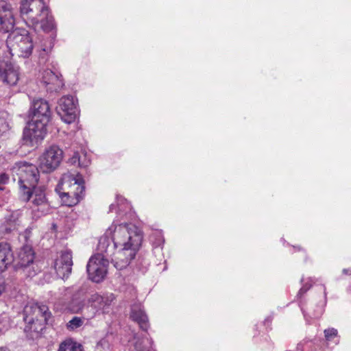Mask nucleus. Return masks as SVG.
Here are the masks:
<instances>
[{
  "mask_svg": "<svg viewBox=\"0 0 351 351\" xmlns=\"http://www.w3.org/2000/svg\"><path fill=\"white\" fill-rule=\"evenodd\" d=\"M4 189H5L4 187L0 186V191H3V190H4Z\"/></svg>",
  "mask_w": 351,
  "mask_h": 351,
  "instance_id": "43",
  "label": "nucleus"
},
{
  "mask_svg": "<svg viewBox=\"0 0 351 351\" xmlns=\"http://www.w3.org/2000/svg\"><path fill=\"white\" fill-rule=\"evenodd\" d=\"M64 192L59 191V185L56 189L62 202L71 207L77 204L84 195V182L81 176L64 178L62 181Z\"/></svg>",
  "mask_w": 351,
  "mask_h": 351,
  "instance_id": "6",
  "label": "nucleus"
},
{
  "mask_svg": "<svg viewBox=\"0 0 351 351\" xmlns=\"http://www.w3.org/2000/svg\"><path fill=\"white\" fill-rule=\"evenodd\" d=\"M5 291V286L3 283H0V295L2 294V293Z\"/></svg>",
  "mask_w": 351,
  "mask_h": 351,
  "instance_id": "38",
  "label": "nucleus"
},
{
  "mask_svg": "<svg viewBox=\"0 0 351 351\" xmlns=\"http://www.w3.org/2000/svg\"><path fill=\"white\" fill-rule=\"evenodd\" d=\"M63 158V151L56 145L45 149L40 156V168L44 173H51L56 170Z\"/></svg>",
  "mask_w": 351,
  "mask_h": 351,
  "instance_id": "9",
  "label": "nucleus"
},
{
  "mask_svg": "<svg viewBox=\"0 0 351 351\" xmlns=\"http://www.w3.org/2000/svg\"><path fill=\"white\" fill-rule=\"evenodd\" d=\"M303 347H304L303 343H302V342L299 343L297 345L296 351H303Z\"/></svg>",
  "mask_w": 351,
  "mask_h": 351,
  "instance_id": "35",
  "label": "nucleus"
},
{
  "mask_svg": "<svg viewBox=\"0 0 351 351\" xmlns=\"http://www.w3.org/2000/svg\"><path fill=\"white\" fill-rule=\"evenodd\" d=\"M20 16L28 26L36 27L40 24L45 32H50L56 28L54 19L44 0H22Z\"/></svg>",
  "mask_w": 351,
  "mask_h": 351,
  "instance_id": "4",
  "label": "nucleus"
},
{
  "mask_svg": "<svg viewBox=\"0 0 351 351\" xmlns=\"http://www.w3.org/2000/svg\"><path fill=\"white\" fill-rule=\"evenodd\" d=\"M29 121L23 130V141L34 145L41 142L47 134L52 111L49 102L42 98H34L29 110Z\"/></svg>",
  "mask_w": 351,
  "mask_h": 351,
  "instance_id": "3",
  "label": "nucleus"
},
{
  "mask_svg": "<svg viewBox=\"0 0 351 351\" xmlns=\"http://www.w3.org/2000/svg\"><path fill=\"white\" fill-rule=\"evenodd\" d=\"M116 200L117 204H110L109 212H112L115 210L117 213V217L121 219L134 220L136 217L135 213L128 200L121 195H117Z\"/></svg>",
  "mask_w": 351,
  "mask_h": 351,
  "instance_id": "14",
  "label": "nucleus"
},
{
  "mask_svg": "<svg viewBox=\"0 0 351 351\" xmlns=\"http://www.w3.org/2000/svg\"><path fill=\"white\" fill-rule=\"evenodd\" d=\"M337 330L333 328L324 330V336L327 341H332L337 337Z\"/></svg>",
  "mask_w": 351,
  "mask_h": 351,
  "instance_id": "31",
  "label": "nucleus"
},
{
  "mask_svg": "<svg viewBox=\"0 0 351 351\" xmlns=\"http://www.w3.org/2000/svg\"><path fill=\"white\" fill-rule=\"evenodd\" d=\"M18 218L13 213L8 214L4 218V221L0 226V232L3 235L12 233L17 230Z\"/></svg>",
  "mask_w": 351,
  "mask_h": 351,
  "instance_id": "20",
  "label": "nucleus"
},
{
  "mask_svg": "<svg viewBox=\"0 0 351 351\" xmlns=\"http://www.w3.org/2000/svg\"><path fill=\"white\" fill-rule=\"evenodd\" d=\"M73 260L70 250L62 252L54 261V269L58 276L62 279L69 277L72 271Z\"/></svg>",
  "mask_w": 351,
  "mask_h": 351,
  "instance_id": "12",
  "label": "nucleus"
},
{
  "mask_svg": "<svg viewBox=\"0 0 351 351\" xmlns=\"http://www.w3.org/2000/svg\"><path fill=\"white\" fill-rule=\"evenodd\" d=\"M35 311H37V315H40L41 317L43 318L44 322L47 324L49 318L51 316V313L49 310L47 306L42 304L34 308Z\"/></svg>",
  "mask_w": 351,
  "mask_h": 351,
  "instance_id": "27",
  "label": "nucleus"
},
{
  "mask_svg": "<svg viewBox=\"0 0 351 351\" xmlns=\"http://www.w3.org/2000/svg\"><path fill=\"white\" fill-rule=\"evenodd\" d=\"M77 105V99L72 95H65L59 99L56 110L64 122L71 123L75 121L78 113Z\"/></svg>",
  "mask_w": 351,
  "mask_h": 351,
  "instance_id": "10",
  "label": "nucleus"
},
{
  "mask_svg": "<svg viewBox=\"0 0 351 351\" xmlns=\"http://www.w3.org/2000/svg\"><path fill=\"white\" fill-rule=\"evenodd\" d=\"M114 258L112 255L97 250V253L92 256L86 265L88 278L94 282H101L105 278L110 260Z\"/></svg>",
  "mask_w": 351,
  "mask_h": 351,
  "instance_id": "7",
  "label": "nucleus"
},
{
  "mask_svg": "<svg viewBox=\"0 0 351 351\" xmlns=\"http://www.w3.org/2000/svg\"><path fill=\"white\" fill-rule=\"evenodd\" d=\"M114 299V296L112 293L100 295L95 293L90 296L88 302L96 312L101 311L104 313L109 308Z\"/></svg>",
  "mask_w": 351,
  "mask_h": 351,
  "instance_id": "16",
  "label": "nucleus"
},
{
  "mask_svg": "<svg viewBox=\"0 0 351 351\" xmlns=\"http://www.w3.org/2000/svg\"><path fill=\"white\" fill-rule=\"evenodd\" d=\"M58 351H84L82 346L75 341L73 339L69 338L62 341Z\"/></svg>",
  "mask_w": 351,
  "mask_h": 351,
  "instance_id": "23",
  "label": "nucleus"
},
{
  "mask_svg": "<svg viewBox=\"0 0 351 351\" xmlns=\"http://www.w3.org/2000/svg\"><path fill=\"white\" fill-rule=\"evenodd\" d=\"M13 261L14 256L10 244L0 243V273L4 271Z\"/></svg>",
  "mask_w": 351,
  "mask_h": 351,
  "instance_id": "19",
  "label": "nucleus"
},
{
  "mask_svg": "<svg viewBox=\"0 0 351 351\" xmlns=\"http://www.w3.org/2000/svg\"><path fill=\"white\" fill-rule=\"evenodd\" d=\"M43 52H46L47 51H49V49H46L45 48H43Z\"/></svg>",
  "mask_w": 351,
  "mask_h": 351,
  "instance_id": "41",
  "label": "nucleus"
},
{
  "mask_svg": "<svg viewBox=\"0 0 351 351\" xmlns=\"http://www.w3.org/2000/svg\"><path fill=\"white\" fill-rule=\"evenodd\" d=\"M9 113L5 110L0 111V136L6 135L10 130Z\"/></svg>",
  "mask_w": 351,
  "mask_h": 351,
  "instance_id": "22",
  "label": "nucleus"
},
{
  "mask_svg": "<svg viewBox=\"0 0 351 351\" xmlns=\"http://www.w3.org/2000/svg\"><path fill=\"white\" fill-rule=\"evenodd\" d=\"M10 178L8 173H2L0 174V184H6L9 182Z\"/></svg>",
  "mask_w": 351,
  "mask_h": 351,
  "instance_id": "32",
  "label": "nucleus"
},
{
  "mask_svg": "<svg viewBox=\"0 0 351 351\" xmlns=\"http://www.w3.org/2000/svg\"><path fill=\"white\" fill-rule=\"evenodd\" d=\"M0 351H10V350L5 347H1Z\"/></svg>",
  "mask_w": 351,
  "mask_h": 351,
  "instance_id": "39",
  "label": "nucleus"
},
{
  "mask_svg": "<svg viewBox=\"0 0 351 351\" xmlns=\"http://www.w3.org/2000/svg\"><path fill=\"white\" fill-rule=\"evenodd\" d=\"M273 317L271 316L267 317L264 320L265 325H269L271 323Z\"/></svg>",
  "mask_w": 351,
  "mask_h": 351,
  "instance_id": "34",
  "label": "nucleus"
},
{
  "mask_svg": "<svg viewBox=\"0 0 351 351\" xmlns=\"http://www.w3.org/2000/svg\"><path fill=\"white\" fill-rule=\"evenodd\" d=\"M112 335H107L102 339H101L97 343V348H101L104 350L106 349H110V339H111Z\"/></svg>",
  "mask_w": 351,
  "mask_h": 351,
  "instance_id": "30",
  "label": "nucleus"
},
{
  "mask_svg": "<svg viewBox=\"0 0 351 351\" xmlns=\"http://www.w3.org/2000/svg\"><path fill=\"white\" fill-rule=\"evenodd\" d=\"M301 282L302 283V286L300 288V289L299 290V291L298 293V295H297V297L300 300V306H301V310H302V311L303 313L304 317L305 319L307 321V317H306V313L304 312V308L302 307V303L301 299H302L303 295L305 293H306V291L310 289V288L312 287V284L314 282H313L312 278H309L307 282H304V278H302L301 279Z\"/></svg>",
  "mask_w": 351,
  "mask_h": 351,
  "instance_id": "25",
  "label": "nucleus"
},
{
  "mask_svg": "<svg viewBox=\"0 0 351 351\" xmlns=\"http://www.w3.org/2000/svg\"><path fill=\"white\" fill-rule=\"evenodd\" d=\"M8 33L5 43L0 42V82L13 86L19 80V69L5 59L14 54L28 58L32 53L34 43L32 36L25 29L13 28Z\"/></svg>",
  "mask_w": 351,
  "mask_h": 351,
  "instance_id": "2",
  "label": "nucleus"
},
{
  "mask_svg": "<svg viewBox=\"0 0 351 351\" xmlns=\"http://www.w3.org/2000/svg\"><path fill=\"white\" fill-rule=\"evenodd\" d=\"M343 273L346 275H351V268L343 269Z\"/></svg>",
  "mask_w": 351,
  "mask_h": 351,
  "instance_id": "37",
  "label": "nucleus"
},
{
  "mask_svg": "<svg viewBox=\"0 0 351 351\" xmlns=\"http://www.w3.org/2000/svg\"><path fill=\"white\" fill-rule=\"evenodd\" d=\"M10 327V319L6 314L0 315V335L6 332Z\"/></svg>",
  "mask_w": 351,
  "mask_h": 351,
  "instance_id": "29",
  "label": "nucleus"
},
{
  "mask_svg": "<svg viewBox=\"0 0 351 351\" xmlns=\"http://www.w3.org/2000/svg\"><path fill=\"white\" fill-rule=\"evenodd\" d=\"M10 171L14 181L16 180L14 174L17 176L20 193L23 191L24 197L28 199V189L36 186L40 178L37 166L25 161H19L14 165Z\"/></svg>",
  "mask_w": 351,
  "mask_h": 351,
  "instance_id": "5",
  "label": "nucleus"
},
{
  "mask_svg": "<svg viewBox=\"0 0 351 351\" xmlns=\"http://www.w3.org/2000/svg\"><path fill=\"white\" fill-rule=\"evenodd\" d=\"M153 344V340L146 337L137 339L134 343V348L136 351H155L152 348Z\"/></svg>",
  "mask_w": 351,
  "mask_h": 351,
  "instance_id": "24",
  "label": "nucleus"
},
{
  "mask_svg": "<svg viewBox=\"0 0 351 351\" xmlns=\"http://www.w3.org/2000/svg\"><path fill=\"white\" fill-rule=\"evenodd\" d=\"M149 241L152 243L154 253H156V250H157L162 251V246L165 243V239L161 230H156L153 232L149 237Z\"/></svg>",
  "mask_w": 351,
  "mask_h": 351,
  "instance_id": "21",
  "label": "nucleus"
},
{
  "mask_svg": "<svg viewBox=\"0 0 351 351\" xmlns=\"http://www.w3.org/2000/svg\"><path fill=\"white\" fill-rule=\"evenodd\" d=\"M71 162L72 164L77 163L80 167H86L89 165L90 161L86 158V155L83 156V158L80 156L78 152H75L73 157L71 158Z\"/></svg>",
  "mask_w": 351,
  "mask_h": 351,
  "instance_id": "26",
  "label": "nucleus"
},
{
  "mask_svg": "<svg viewBox=\"0 0 351 351\" xmlns=\"http://www.w3.org/2000/svg\"><path fill=\"white\" fill-rule=\"evenodd\" d=\"M32 307L25 306L23 311V320L27 324L24 330L25 332H35L38 334L44 328V325L33 316L29 315L28 313Z\"/></svg>",
  "mask_w": 351,
  "mask_h": 351,
  "instance_id": "18",
  "label": "nucleus"
},
{
  "mask_svg": "<svg viewBox=\"0 0 351 351\" xmlns=\"http://www.w3.org/2000/svg\"><path fill=\"white\" fill-rule=\"evenodd\" d=\"M42 82L50 92H57L64 86L62 75L51 70H45L43 72Z\"/></svg>",
  "mask_w": 351,
  "mask_h": 351,
  "instance_id": "15",
  "label": "nucleus"
},
{
  "mask_svg": "<svg viewBox=\"0 0 351 351\" xmlns=\"http://www.w3.org/2000/svg\"><path fill=\"white\" fill-rule=\"evenodd\" d=\"M143 235L140 229L132 223L112 226L99 239L97 250L112 255V263L118 270L126 268L136 256L141 245Z\"/></svg>",
  "mask_w": 351,
  "mask_h": 351,
  "instance_id": "1",
  "label": "nucleus"
},
{
  "mask_svg": "<svg viewBox=\"0 0 351 351\" xmlns=\"http://www.w3.org/2000/svg\"><path fill=\"white\" fill-rule=\"evenodd\" d=\"M83 306H84V304H82V302H80L77 307L72 306V307H71V311H73L74 313H78L79 311L82 309Z\"/></svg>",
  "mask_w": 351,
  "mask_h": 351,
  "instance_id": "33",
  "label": "nucleus"
},
{
  "mask_svg": "<svg viewBox=\"0 0 351 351\" xmlns=\"http://www.w3.org/2000/svg\"><path fill=\"white\" fill-rule=\"evenodd\" d=\"M84 320L85 319L84 317H73L66 324V328L69 330H75L84 324Z\"/></svg>",
  "mask_w": 351,
  "mask_h": 351,
  "instance_id": "28",
  "label": "nucleus"
},
{
  "mask_svg": "<svg viewBox=\"0 0 351 351\" xmlns=\"http://www.w3.org/2000/svg\"><path fill=\"white\" fill-rule=\"evenodd\" d=\"M14 23L12 5L5 0H0V31L9 32L14 28Z\"/></svg>",
  "mask_w": 351,
  "mask_h": 351,
  "instance_id": "13",
  "label": "nucleus"
},
{
  "mask_svg": "<svg viewBox=\"0 0 351 351\" xmlns=\"http://www.w3.org/2000/svg\"><path fill=\"white\" fill-rule=\"evenodd\" d=\"M29 197L28 199L24 197L23 191L20 193V197L23 202H28L31 199L32 211L34 217L40 218L50 213L51 206L48 202L43 186H34L28 189Z\"/></svg>",
  "mask_w": 351,
  "mask_h": 351,
  "instance_id": "8",
  "label": "nucleus"
},
{
  "mask_svg": "<svg viewBox=\"0 0 351 351\" xmlns=\"http://www.w3.org/2000/svg\"><path fill=\"white\" fill-rule=\"evenodd\" d=\"M130 318L138 324L141 330L147 331L149 328V319L141 305H133L132 306Z\"/></svg>",
  "mask_w": 351,
  "mask_h": 351,
  "instance_id": "17",
  "label": "nucleus"
},
{
  "mask_svg": "<svg viewBox=\"0 0 351 351\" xmlns=\"http://www.w3.org/2000/svg\"><path fill=\"white\" fill-rule=\"evenodd\" d=\"M322 311L321 310V311H320V312H319V313H317V314H314V315H313L314 317H319V315L322 313Z\"/></svg>",
  "mask_w": 351,
  "mask_h": 351,
  "instance_id": "40",
  "label": "nucleus"
},
{
  "mask_svg": "<svg viewBox=\"0 0 351 351\" xmlns=\"http://www.w3.org/2000/svg\"><path fill=\"white\" fill-rule=\"evenodd\" d=\"M149 265V262L146 260H143V263H142L143 269H147V267Z\"/></svg>",
  "mask_w": 351,
  "mask_h": 351,
  "instance_id": "36",
  "label": "nucleus"
},
{
  "mask_svg": "<svg viewBox=\"0 0 351 351\" xmlns=\"http://www.w3.org/2000/svg\"><path fill=\"white\" fill-rule=\"evenodd\" d=\"M324 295H326V287H324Z\"/></svg>",
  "mask_w": 351,
  "mask_h": 351,
  "instance_id": "42",
  "label": "nucleus"
},
{
  "mask_svg": "<svg viewBox=\"0 0 351 351\" xmlns=\"http://www.w3.org/2000/svg\"><path fill=\"white\" fill-rule=\"evenodd\" d=\"M19 261L16 265V269H21L26 273L28 277L34 276L38 272L36 268L34 260V252L30 245H25L23 246L18 254Z\"/></svg>",
  "mask_w": 351,
  "mask_h": 351,
  "instance_id": "11",
  "label": "nucleus"
}]
</instances>
